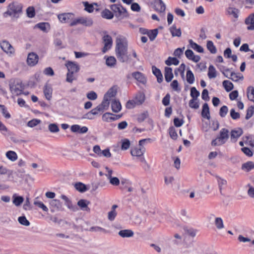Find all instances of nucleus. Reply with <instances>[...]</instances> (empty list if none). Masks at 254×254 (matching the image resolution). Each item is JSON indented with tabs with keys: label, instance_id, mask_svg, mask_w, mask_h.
Instances as JSON below:
<instances>
[{
	"label": "nucleus",
	"instance_id": "1",
	"mask_svg": "<svg viewBox=\"0 0 254 254\" xmlns=\"http://www.w3.org/2000/svg\"><path fill=\"white\" fill-rule=\"evenodd\" d=\"M127 50L128 41L127 38L122 36H118L116 39L115 53L120 62L122 63L128 62L129 55Z\"/></svg>",
	"mask_w": 254,
	"mask_h": 254
},
{
	"label": "nucleus",
	"instance_id": "2",
	"mask_svg": "<svg viewBox=\"0 0 254 254\" xmlns=\"http://www.w3.org/2000/svg\"><path fill=\"white\" fill-rule=\"evenodd\" d=\"M23 4L17 1H13L8 4L4 14L9 16L12 20L19 18L23 12Z\"/></svg>",
	"mask_w": 254,
	"mask_h": 254
},
{
	"label": "nucleus",
	"instance_id": "3",
	"mask_svg": "<svg viewBox=\"0 0 254 254\" xmlns=\"http://www.w3.org/2000/svg\"><path fill=\"white\" fill-rule=\"evenodd\" d=\"M229 131L226 128H223L220 132L219 136L212 140L211 144L213 146L221 145L224 144L229 137Z\"/></svg>",
	"mask_w": 254,
	"mask_h": 254
},
{
	"label": "nucleus",
	"instance_id": "4",
	"mask_svg": "<svg viewBox=\"0 0 254 254\" xmlns=\"http://www.w3.org/2000/svg\"><path fill=\"white\" fill-rule=\"evenodd\" d=\"M111 10L115 13V15L121 18L127 16V13L125 8L118 4H112L110 6Z\"/></svg>",
	"mask_w": 254,
	"mask_h": 254
},
{
	"label": "nucleus",
	"instance_id": "5",
	"mask_svg": "<svg viewBox=\"0 0 254 254\" xmlns=\"http://www.w3.org/2000/svg\"><path fill=\"white\" fill-rule=\"evenodd\" d=\"M104 47L102 49L103 53H105L112 46L113 40L112 37L109 35H105L102 38Z\"/></svg>",
	"mask_w": 254,
	"mask_h": 254
},
{
	"label": "nucleus",
	"instance_id": "6",
	"mask_svg": "<svg viewBox=\"0 0 254 254\" xmlns=\"http://www.w3.org/2000/svg\"><path fill=\"white\" fill-rule=\"evenodd\" d=\"M58 18L62 23H67L73 20L74 15L72 13H64L58 15Z\"/></svg>",
	"mask_w": 254,
	"mask_h": 254
},
{
	"label": "nucleus",
	"instance_id": "7",
	"mask_svg": "<svg viewBox=\"0 0 254 254\" xmlns=\"http://www.w3.org/2000/svg\"><path fill=\"white\" fill-rule=\"evenodd\" d=\"M153 7L159 13H164L166 10V5L162 0H154Z\"/></svg>",
	"mask_w": 254,
	"mask_h": 254
},
{
	"label": "nucleus",
	"instance_id": "8",
	"mask_svg": "<svg viewBox=\"0 0 254 254\" xmlns=\"http://www.w3.org/2000/svg\"><path fill=\"white\" fill-rule=\"evenodd\" d=\"M10 89L11 93L14 96L19 95L22 92V87L18 83L11 84L10 85Z\"/></svg>",
	"mask_w": 254,
	"mask_h": 254
},
{
	"label": "nucleus",
	"instance_id": "9",
	"mask_svg": "<svg viewBox=\"0 0 254 254\" xmlns=\"http://www.w3.org/2000/svg\"><path fill=\"white\" fill-rule=\"evenodd\" d=\"M38 62V56L34 53H30L28 54L27 63L30 66H34L37 64Z\"/></svg>",
	"mask_w": 254,
	"mask_h": 254
},
{
	"label": "nucleus",
	"instance_id": "10",
	"mask_svg": "<svg viewBox=\"0 0 254 254\" xmlns=\"http://www.w3.org/2000/svg\"><path fill=\"white\" fill-rule=\"evenodd\" d=\"M0 47L3 51L8 54H13L14 53V49L12 46L7 41H3L0 44Z\"/></svg>",
	"mask_w": 254,
	"mask_h": 254
},
{
	"label": "nucleus",
	"instance_id": "11",
	"mask_svg": "<svg viewBox=\"0 0 254 254\" xmlns=\"http://www.w3.org/2000/svg\"><path fill=\"white\" fill-rule=\"evenodd\" d=\"M65 66H66L68 72H72V73H77L79 70V65L76 64L75 63L72 62H68L66 64Z\"/></svg>",
	"mask_w": 254,
	"mask_h": 254
},
{
	"label": "nucleus",
	"instance_id": "12",
	"mask_svg": "<svg viewBox=\"0 0 254 254\" xmlns=\"http://www.w3.org/2000/svg\"><path fill=\"white\" fill-rule=\"evenodd\" d=\"M243 133V129L241 128H238L233 129L231 131V139L233 142H236L237 139Z\"/></svg>",
	"mask_w": 254,
	"mask_h": 254
},
{
	"label": "nucleus",
	"instance_id": "13",
	"mask_svg": "<svg viewBox=\"0 0 254 254\" xmlns=\"http://www.w3.org/2000/svg\"><path fill=\"white\" fill-rule=\"evenodd\" d=\"M239 9L234 7L230 6L226 9V14L232 16L235 19L239 17Z\"/></svg>",
	"mask_w": 254,
	"mask_h": 254
},
{
	"label": "nucleus",
	"instance_id": "14",
	"mask_svg": "<svg viewBox=\"0 0 254 254\" xmlns=\"http://www.w3.org/2000/svg\"><path fill=\"white\" fill-rule=\"evenodd\" d=\"M90 203V201L86 199H81L77 202V205L82 210L89 212L90 211V209L88 207Z\"/></svg>",
	"mask_w": 254,
	"mask_h": 254
},
{
	"label": "nucleus",
	"instance_id": "15",
	"mask_svg": "<svg viewBox=\"0 0 254 254\" xmlns=\"http://www.w3.org/2000/svg\"><path fill=\"white\" fill-rule=\"evenodd\" d=\"M245 24L248 26L247 29L254 30V13L250 14L245 19Z\"/></svg>",
	"mask_w": 254,
	"mask_h": 254
},
{
	"label": "nucleus",
	"instance_id": "16",
	"mask_svg": "<svg viewBox=\"0 0 254 254\" xmlns=\"http://www.w3.org/2000/svg\"><path fill=\"white\" fill-rule=\"evenodd\" d=\"M186 57L190 60H191L194 62L197 63L200 60V56L194 55L193 52L191 50H187L185 52Z\"/></svg>",
	"mask_w": 254,
	"mask_h": 254
},
{
	"label": "nucleus",
	"instance_id": "17",
	"mask_svg": "<svg viewBox=\"0 0 254 254\" xmlns=\"http://www.w3.org/2000/svg\"><path fill=\"white\" fill-rule=\"evenodd\" d=\"M71 131L73 132L84 133L88 131V128L86 127H81L78 125H72L70 127Z\"/></svg>",
	"mask_w": 254,
	"mask_h": 254
},
{
	"label": "nucleus",
	"instance_id": "18",
	"mask_svg": "<svg viewBox=\"0 0 254 254\" xmlns=\"http://www.w3.org/2000/svg\"><path fill=\"white\" fill-rule=\"evenodd\" d=\"M132 76L136 80L142 83V84H145L146 82V79L145 76L140 72H134L132 73Z\"/></svg>",
	"mask_w": 254,
	"mask_h": 254
},
{
	"label": "nucleus",
	"instance_id": "19",
	"mask_svg": "<svg viewBox=\"0 0 254 254\" xmlns=\"http://www.w3.org/2000/svg\"><path fill=\"white\" fill-rule=\"evenodd\" d=\"M201 116L203 118L208 120L210 119L209 108L207 103H204L203 105L201 111Z\"/></svg>",
	"mask_w": 254,
	"mask_h": 254
},
{
	"label": "nucleus",
	"instance_id": "20",
	"mask_svg": "<svg viewBox=\"0 0 254 254\" xmlns=\"http://www.w3.org/2000/svg\"><path fill=\"white\" fill-rule=\"evenodd\" d=\"M111 108L113 112L118 113L122 109L121 104L119 100H114L111 102Z\"/></svg>",
	"mask_w": 254,
	"mask_h": 254
},
{
	"label": "nucleus",
	"instance_id": "21",
	"mask_svg": "<svg viewBox=\"0 0 254 254\" xmlns=\"http://www.w3.org/2000/svg\"><path fill=\"white\" fill-rule=\"evenodd\" d=\"M24 201V198L21 196H18L16 194L12 195V203L16 206H19Z\"/></svg>",
	"mask_w": 254,
	"mask_h": 254
},
{
	"label": "nucleus",
	"instance_id": "22",
	"mask_svg": "<svg viewBox=\"0 0 254 254\" xmlns=\"http://www.w3.org/2000/svg\"><path fill=\"white\" fill-rule=\"evenodd\" d=\"M173 77L172 69L171 67H166L165 68V78L167 82H170Z\"/></svg>",
	"mask_w": 254,
	"mask_h": 254
},
{
	"label": "nucleus",
	"instance_id": "23",
	"mask_svg": "<svg viewBox=\"0 0 254 254\" xmlns=\"http://www.w3.org/2000/svg\"><path fill=\"white\" fill-rule=\"evenodd\" d=\"M119 235L122 238H129L133 236V232L129 229L121 230L119 232Z\"/></svg>",
	"mask_w": 254,
	"mask_h": 254
},
{
	"label": "nucleus",
	"instance_id": "24",
	"mask_svg": "<svg viewBox=\"0 0 254 254\" xmlns=\"http://www.w3.org/2000/svg\"><path fill=\"white\" fill-rule=\"evenodd\" d=\"M35 27L44 32H48L50 29V24L47 22L38 23L35 25Z\"/></svg>",
	"mask_w": 254,
	"mask_h": 254
},
{
	"label": "nucleus",
	"instance_id": "25",
	"mask_svg": "<svg viewBox=\"0 0 254 254\" xmlns=\"http://www.w3.org/2000/svg\"><path fill=\"white\" fill-rule=\"evenodd\" d=\"M145 95L143 93H138L135 96L134 100L136 102V104H137V105H141L145 101Z\"/></svg>",
	"mask_w": 254,
	"mask_h": 254
},
{
	"label": "nucleus",
	"instance_id": "26",
	"mask_svg": "<svg viewBox=\"0 0 254 254\" xmlns=\"http://www.w3.org/2000/svg\"><path fill=\"white\" fill-rule=\"evenodd\" d=\"M152 71L153 74L156 76L157 81L159 83H160L163 80V76L160 70L155 66H153Z\"/></svg>",
	"mask_w": 254,
	"mask_h": 254
},
{
	"label": "nucleus",
	"instance_id": "27",
	"mask_svg": "<svg viewBox=\"0 0 254 254\" xmlns=\"http://www.w3.org/2000/svg\"><path fill=\"white\" fill-rule=\"evenodd\" d=\"M116 94L117 87L114 86L109 89L107 92L105 94L104 97H107V98L110 100L111 98L115 97Z\"/></svg>",
	"mask_w": 254,
	"mask_h": 254
},
{
	"label": "nucleus",
	"instance_id": "28",
	"mask_svg": "<svg viewBox=\"0 0 254 254\" xmlns=\"http://www.w3.org/2000/svg\"><path fill=\"white\" fill-rule=\"evenodd\" d=\"M144 150L142 148H134L131 150L130 153L132 156L140 157L143 155Z\"/></svg>",
	"mask_w": 254,
	"mask_h": 254
},
{
	"label": "nucleus",
	"instance_id": "29",
	"mask_svg": "<svg viewBox=\"0 0 254 254\" xmlns=\"http://www.w3.org/2000/svg\"><path fill=\"white\" fill-rule=\"evenodd\" d=\"M208 76L210 79L214 78L217 76V71L212 65H210L208 67Z\"/></svg>",
	"mask_w": 254,
	"mask_h": 254
},
{
	"label": "nucleus",
	"instance_id": "30",
	"mask_svg": "<svg viewBox=\"0 0 254 254\" xmlns=\"http://www.w3.org/2000/svg\"><path fill=\"white\" fill-rule=\"evenodd\" d=\"M13 171L12 170H8L5 166L0 164V175H7L9 178L12 175Z\"/></svg>",
	"mask_w": 254,
	"mask_h": 254
},
{
	"label": "nucleus",
	"instance_id": "31",
	"mask_svg": "<svg viewBox=\"0 0 254 254\" xmlns=\"http://www.w3.org/2000/svg\"><path fill=\"white\" fill-rule=\"evenodd\" d=\"M189 43L190 46V47L192 48L193 50L196 51L197 52L199 53H203L204 50L203 48L197 44L196 43L193 42L192 40H189Z\"/></svg>",
	"mask_w": 254,
	"mask_h": 254
},
{
	"label": "nucleus",
	"instance_id": "32",
	"mask_svg": "<svg viewBox=\"0 0 254 254\" xmlns=\"http://www.w3.org/2000/svg\"><path fill=\"white\" fill-rule=\"evenodd\" d=\"M253 169H254V163L252 161H249L242 164V169L246 172H249Z\"/></svg>",
	"mask_w": 254,
	"mask_h": 254
},
{
	"label": "nucleus",
	"instance_id": "33",
	"mask_svg": "<svg viewBox=\"0 0 254 254\" xmlns=\"http://www.w3.org/2000/svg\"><path fill=\"white\" fill-rule=\"evenodd\" d=\"M79 23L86 26H90L93 24V21L91 18L80 17Z\"/></svg>",
	"mask_w": 254,
	"mask_h": 254
},
{
	"label": "nucleus",
	"instance_id": "34",
	"mask_svg": "<svg viewBox=\"0 0 254 254\" xmlns=\"http://www.w3.org/2000/svg\"><path fill=\"white\" fill-rule=\"evenodd\" d=\"M6 157L11 161L14 162L17 159V155L13 151H8L6 153Z\"/></svg>",
	"mask_w": 254,
	"mask_h": 254
},
{
	"label": "nucleus",
	"instance_id": "35",
	"mask_svg": "<svg viewBox=\"0 0 254 254\" xmlns=\"http://www.w3.org/2000/svg\"><path fill=\"white\" fill-rule=\"evenodd\" d=\"M117 63V60L114 57L110 56L107 58L106 64L107 66L111 67H114Z\"/></svg>",
	"mask_w": 254,
	"mask_h": 254
},
{
	"label": "nucleus",
	"instance_id": "36",
	"mask_svg": "<svg viewBox=\"0 0 254 254\" xmlns=\"http://www.w3.org/2000/svg\"><path fill=\"white\" fill-rule=\"evenodd\" d=\"M170 31L173 37H180L181 36L182 32L180 28L177 29L175 25H173L170 27Z\"/></svg>",
	"mask_w": 254,
	"mask_h": 254
},
{
	"label": "nucleus",
	"instance_id": "37",
	"mask_svg": "<svg viewBox=\"0 0 254 254\" xmlns=\"http://www.w3.org/2000/svg\"><path fill=\"white\" fill-rule=\"evenodd\" d=\"M44 93L46 99L50 100L52 98V88L48 85H46L44 90Z\"/></svg>",
	"mask_w": 254,
	"mask_h": 254
},
{
	"label": "nucleus",
	"instance_id": "38",
	"mask_svg": "<svg viewBox=\"0 0 254 254\" xmlns=\"http://www.w3.org/2000/svg\"><path fill=\"white\" fill-rule=\"evenodd\" d=\"M77 78V75L76 73L68 72L66 74V81L69 83H72L74 80Z\"/></svg>",
	"mask_w": 254,
	"mask_h": 254
},
{
	"label": "nucleus",
	"instance_id": "39",
	"mask_svg": "<svg viewBox=\"0 0 254 254\" xmlns=\"http://www.w3.org/2000/svg\"><path fill=\"white\" fill-rule=\"evenodd\" d=\"M102 16L106 19H111L113 18V13L109 9H105L101 12Z\"/></svg>",
	"mask_w": 254,
	"mask_h": 254
},
{
	"label": "nucleus",
	"instance_id": "40",
	"mask_svg": "<svg viewBox=\"0 0 254 254\" xmlns=\"http://www.w3.org/2000/svg\"><path fill=\"white\" fill-rule=\"evenodd\" d=\"M110 99L107 98V97H104L102 103L98 106L100 108H101L102 111H104L108 109L109 104H110Z\"/></svg>",
	"mask_w": 254,
	"mask_h": 254
},
{
	"label": "nucleus",
	"instance_id": "41",
	"mask_svg": "<svg viewBox=\"0 0 254 254\" xmlns=\"http://www.w3.org/2000/svg\"><path fill=\"white\" fill-rule=\"evenodd\" d=\"M247 96L248 99L254 102V88L253 86H249L247 89Z\"/></svg>",
	"mask_w": 254,
	"mask_h": 254
},
{
	"label": "nucleus",
	"instance_id": "42",
	"mask_svg": "<svg viewBox=\"0 0 254 254\" xmlns=\"http://www.w3.org/2000/svg\"><path fill=\"white\" fill-rule=\"evenodd\" d=\"M165 64L168 65L172 64L177 65L179 64V61L176 58L169 57L165 61Z\"/></svg>",
	"mask_w": 254,
	"mask_h": 254
},
{
	"label": "nucleus",
	"instance_id": "43",
	"mask_svg": "<svg viewBox=\"0 0 254 254\" xmlns=\"http://www.w3.org/2000/svg\"><path fill=\"white\" fill-rule=\"evenodd\" d=\"M230 79L234 81H238L239 79H243V76L241 73H236L235 72H231L230 74Z\"/></svg>",
	"mask_w": 254,
	"mask_h": 254
},
{
	"label": "nucleus",
	"instance_id": "44",
	"mask_svg": "<svg viewBox=\"0 0 254 254\" xmlns=\"http://www.w3.org/2000/svg\"><path fill=\"white\" fill-rule=\"evenodd\" d=\"M187 81L190 84H192L194 81V76L191 70H188L187 72Z\"/></svg>",
	"mask_w": 254,
	"mask_h": 254
},
{
	"label": "nucleus",
	"instance_id": "45",
	"mask_svg": "<svg viewBox=\"0 0 254 254\" xmlns=\"http://www.w3.org/2000/svg\"><path fill=\"white\" fill-rule=\"evenodd\" d=\"M206 47L207 49L210 51L211 54H215L217 52L216 48L214 45L213 42L211 41H208L207 42Z\"/></svg>",
	"mask_w": 254,
	"mask_h": 254
},
{
	"label": "nucleus",
	"instance_id": "46",
	"mask_svg": "<svg viewBox=\"0 0 254 254\" xmlns=\"http://www.w3.org/2000/svg\"><path fill=\"white\" fill-rule=\"evenodd\" d=\"M26 15L29 18H33L35 15V10L33 6H29L26 10Z\"/></svg>",
	"mask_w": 254,
	"mask_h": 254
},
{
	"label": "nucleus",
	"instance_id": "47",
	"mask_svg": "<svg viewBox=\"0 0 254 254\" xmlns=\"http://www.w3.org/2000/svg\"><path fill=\"white\" fill-rule=\"evenodd\" d=\"M74 187L77 190L80 192H84L87 190L86 186L80 182L75 184Z\"/></svg>",
	"mask_w": 254,
	"mask_h": 254
},
{
	"label": "nucleus",
	"instance_id": "48",
	"mask_svg": "<svg viewBox=\"0 0 254 254\" xmlns=\"http://www.w3.org/2000/svg\"><path fill=\"white\" fill-rule=\"evenodd\" d=\"M122 145H121V149L123 150H127L129 148L130 143L128 139H123L121 140Z\"/></svg>",
	"mask_w": 254,
	"mask_h": 254
},
{
	"label": "nucleus",
	"instance_id": "49",
	"mask_svg": "<svg viewBox=\"0 0 254 254\" xmlns=\"http://www.w3.org/2000/svg\"><path fill=\"white\" fill-rule=\"evenodd\" d=\"M223 85L227 92H229L233 88V84L228 80H224L223 82Z\"/></svg>",
	"mask_w": 254,
	"mask_h": 254
},
{
	"label": "nucleus",
	"instance_id": "50",
	"mask_svg": "<svg viewBox=\"0 0 254 254\" xmlns=\"http://www.w3.org/2000/svg\"><path fill=\"white\" fill-rule=\"evenodd\" d=\"M215 225L218 229H221L224 227L223 220L221 218L217 217L215 219Z\"/></svg>",
	"mask_w": 254,
	"mask_h": 254
},
{
	"label": "nucleus",
	"instance_id": "51",
	"mask_svg": "<svg viewBox=\"0 0 254 254\" xmlns=\"http://www.w3.org/2000/svg\"><path fill=\"white\" fill-rule=\"evenodd\" d=\"M158 33V30L157 29H155L153 30H150V32L149 33V35L148 36L149 38V39L151 41H153L156 36H157Z\"/></svg>",
	"mask_w": 254,
	"mask_h": 254
},
{
	"label": "nucleus",
	"instance_id": "52",
	"mask_svg": "<svg viewBox=\"0 0 254 254\" xmlns=\"http://www.w3.org/2000/svg\"><path fill=\"white\" fill-rule=\"evenodd\" d=\"M89 231L95 232H102L104 233H106L107 232L105 229L101 228L99 226L92 227L90 228Z\"/></svg>",
	"mask_w": 254,
	"mask_h": 254
},
{
	"label": "nucleus",
	"instance_id": "53",
	"mask_svg": "<svg viewBox=\"0 0 254 254\" xmlns=\"http://www.w3.org/2000/svg\"><path fill=\"white\" fill-rule=\"evenodd\" d=\"M254 114V107L253 106H250L248 108L247 111V114L246 116V119L249 120L251 118Z\"/></svg>",
	"mask_w": 254,
	"mask_h": 254
},
{
	"label": "nucleus",
	"instance_id": "54",
	"mask_svg": "<svg viewBox=\"0 0 254 254\" xmlns=\"http://www.w3.org/2000/svg\"><path fill=\"white\" fill-rule=\"evenodd\" d=\"M49 130L51 132H58L59 131V128L56 124H50L48 126Z\"/></svg>",
	"mask_w": 254,
	"mask_h": 254
},
{
	"label": "nucleus",
	"instance_id": "55",
	"mask_svg": "<svg viewBox=\"0 0 254 254\" xmlns=\"http://www.w3.org/2000/svg\"><path fill=\"white\" fill-rule=\"evenodd\" d=\"M189 106L191 108L197 109L199 108V103L196 101V99H192L189 102Z\"/></svg>",
	"mask_w": 254,
	"mask_h": 254
},
{
	"label": "nucleus",
	"instance_id": "56",
	"mask_svg": "<svg viewBox=\"0 0 254 254\" xmlns=\"http://www.w3.org/2000/svg\"><path fill=\"white\" fill-rule=\"evenodd\" d=\"M0 108L1 109L2 115L5 118L9 119L10 118V115L8 112L5 107L3 105H0Z\"/></svg>",
	"mask_w": 254,
	"mask_h": 254
},
{
	"label": "nucleus",
	"instance_id": "57",
	"mask_svg": "<svg viewBox=\"0 0 254 254\" xmlns=\"http://www.w3.org/2000/svg\"><path fill=\"white\" fill-rule=\"evenodd\" d=\"M41 123V121L38 119H33L29 121L27 126L30 127H33Z\"/></svg>",
	"mask_w": 254,
	"mask_h": 254
},
{
	"label": "nucleus",
	"instance_id": "58",
	"mask_svg": "<svg viewBox=\"0 0 254 254\" xmlns=\"http://www.w3.org/2000/svg\"><path fill=\"white\" fill-rule=\"evenodd\" d=\"M83 4L85 7V10L88 12H92L93 11L94 7L93 5L91 4H89L88 2L85 1L83 2Z\"/></svg>",
	"mask_w": 254,
	"mask_h": 254
},
{
	"label": "nucleus",
	"instance_id": "59",
	"mask_svg": "<svg viewBox=\"0 0 254 254\" xmlns=\"http://www.w3.org/2000/svg\"><path fill=\"white\" fill-rule=\"evenodd\" d=\"M190 95L192 99H197L199 95V92L195 87H192L190 89Z\"/></svg>",
	"mask_w": 254,
	"mask_h": 254
},
{
	"label": "nucleus",
	"instance_id": "60",
	"mask_svg": "<svg viewBox=\"0 0 254 254\" xmlns=\"http://www.w3.org/2000/svg\"><path fill=\"white\" fill-rule=\"evenodd\" d=\"M18 222L23 225L28 226L30 225L29 222L25 216H20L18 218Z\"/></svg>",
	"mask_w": 254,
	"mask_h": 254
},
{
	"label": "nucleus",
	"instance_id": "61",
	"mask_svg": "<svg viewBox=\"0 0 254 254\" xmlns=\"http://www.w3.org/2000/svg\"><path fill=\"white\" fill-rule=\"evenodd\" d=\"M110 183L115 186H117L120 184V180L117 177H111L109 179Z\"/></svg>",
	"mask_w": 254,
	"mask_h": 254
},
{
	"label": "nucleus",
	"instance_id": "62",
	"mask_svg": "<svg viewBox=\"0 0 254 254\" xmlns=\"http://www.w3.org/2000/svg\"><path fill=\"white\" fill-rule=\"evenodd\" d=\"M117 214L116 211L111 210L108 213V218L110 221H113L115 219Z\"/></svg>",
	"mask_w": 254,
	"mask_h": 254
},
{
	"label": "nucleus",
	"instance_id": "63",
	"mask_svg": "<svg viewBox=\"0 0 254 254\" xmlns=\"http://www.w3.org/2000/svg\"><path fill=\"white\" fill-rule=\"evenodd\" d=\"M228 109L227 106H223L220 109L219 112V115L221 117H224L227 114Z\"/></svg>",
	"mask_w": 254,
	"mask_h": 254
},
{
	"label": "nucleus",
	"instance_id": "64",
	"mask_svg": "<svg viewBox=\"0 0 254 254\" xmlns=\"http://www.w3.org/2000/svg\"><path fill=\"white\" fill-rule=\"evenodd\" d=\"M185 48L183 47L182 48H178L174 52V55L175 57H177L178 58H180L183 54L184 50Z\"/></svg>",
	"mask_w": 254,
	"mask_h": 254
}]
</instances>
